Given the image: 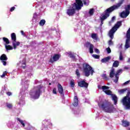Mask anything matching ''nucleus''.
Here are the masks:
<instances>
[{
    "label": "nucleus",
    "instance_id": "37998d69",
    "mask_svg": "<svg viewBox=\"0 0 130 130\" xmlns=\"http://www.w3.org/2000/svg\"><path fill=\"white\" fill-rule=\"evenodd\" d=\"M21 67L23 70H25V69H26V62H24L22 63Z\"/></svg>",
    "mask_w": 130,
    "mask_h": 130
},
{
    "label": "nucleus",
    "instance_id": "de8ad7c7",
    "mask_svg": "<svg viewBox=\"0 0 130 130\" xmlns=\"http://www.w3.org/2000/svg\"><path fill=\"white\" fill-rule=\"evenodd\" d=\"M129 82H130V80H128V81H126L125 82H124L123 84V85L125 86V85H127V84H128Z\"/></svg>",
    "mask_w": 130,
    "mask_h": 130
},
{
    "label": "nucleus",
    "instance_id": "b1692460",
    "mask_svg": "<svg viewBox=\"0 0 130 130\" xmlns=\"http://www.w3.org/2000/svg\"><path fill=\"white\" fill-rule=\"evenodd\" d=\"M104 92H105V93L107 95H111H111H112V92L111 91V90H110L109 89L104 90Z\"/></svg>",
    "mask_w": 130,
    "mask_h": 130
},
{
    "label": "nucleus",
    "instance_id": "72a5a7b5",
    "mask_svg": "<svg viewBox=\"0 0 130 130\" xmlns=\"http://www.w3.org/2000/svg\"><path fill=\"white\" fill-rule=\"evenodd\" d=\"M75 74L78 78H80V77H81V74L78 69L76 70Z\"/></svg>",
    "mask_w": 130,
    "mask_h": 130
},
{
    "label": "nucleus",
    "instance_id": "c85d7f7f",
    "mask_svg": "<svg viewBox=\"0 0 130 130\" xmlns=\"http://www.w3.org/2000/svg\"><path fill=\"white\" fill-rule=\"evenodd\" d=\"M3 40L6 44H10V41L9 40V39L7 38H3Z\"/></svg>",
    "mask_w": 130,
    "mask_h": 130
},
{
    "label": "nucleus",
    "instance_id": "680f3d73",
    "mask_svg": "<svg viewBox=\"0 0 130 130\" xmlns=\"http://www.w3.org/2000/svg\"><path fill=\"white\" fill-rule=\"evenodd\" d=\"M2 30V27H0V31Z\"/></svg>",
    "mask_w": 130,
    "mask_h": 130
},
{
    "label": "nucleus",
    "instance_id": "9d476101",
    "mask_svg": "<svg viewBox=\"0 0 130 130\" xmlns=\"http://www.w3.org/2000/svg\"><path fill=\"white\" fill-rule=\"evenodd\" d=\"M84 47H86V48H89V52L90 53H93L94 52V50L93 49L94 48V45L92 44H90L89 42H86L84 44Z\"/></svg>",
    "mask_w": 130,
    "mask_h": 130
},
{
    "label": "nucleus",
    "instance_id": "6ab92c4d",
    "mask_svg": "<svg viewBox=\"0 0 130 130\" xmlns=\"http://www.w3.org/2000/svg\"><path fill=\"white\" fill-rule=\"evenodd\" d=\"M73 104L74 106L75 107H76L77 105H79V99H78V96L77 95L74 96V103Z\"/></svg>",
    "mask_w": 130,
    "mask_h": 130
},
{
    "label": "nucleus",
    "instance_id": "c9c22d12",
    "mask_svg": "<svg viewBox=\"0 0 130 130\" xmlns=\"http://www.w3.org/2000/svg\"><path fill=\"white\" fill-rule=\"evenodd\" d=\"M126 90H127V88H123V89H121L120 90H119L118 91L119 93H120V94H123V93H124V92H125V91H126Z\"/></svg>",
    "mask_w": 130,
    "mask_h": 130
},
{
    "label": "nucleus",
    "instance_id": "c03bdc74",
    "mask_svg": "<svg viewBox=\"0 0 130 130\" xmlns=\"http://www.w3.org/2000/svg\"><path fill=\"white\" fill-rule=\"evenodd\" d=\"M119 59L120 60H122V59H123V57L122 56V53L121 52H120Z\"/></svg>",
    "mask_w": 130,
    "mask_h": 130
},
{
    "label": "nucleus",
    "instance_id": "e433bc0d",
    "mask_svg": "<svg viewBox=\"0 0 130 130\" xmlns=\"http://www.w3.org/2000/svg\"><path fill=\"white\" fill-rule=\"evenodd\" d=\"M102 89L103 91H105V90H108V89H109V86L104 85L102 87Z\"/></svg>",
    "mask_w": 130,
    "mask_h": 130
},
{
    "label": "nucleus",
    "instance_id": "dca6fc26",
    "mask_svg": "<svg viewBox=\"0 0 130 130\" xmlns=\"http://www.w3.org/2000/svg\"><path fill=\"white\" fill-rule=\"evenodd\" d=\"M111 97H112V100L114 101V105H116V104H117V101L118 100V98H117L116 95L115 94H111Z\"/></svg>",
    "mask_w": 130,
    "mask_h": 130
},
{
    "label": "nucleus",
    "instance_id": "58836bf2",
    "mask_svg": "<svg viewBox=\"0 0 130 130\" xmlns=\"http://www.w3.org/2000/svg\"><path fill=\"white\" fill-rule=\"evenodd\" d=\"M112 39H113L111 38V40H110L108 41V45H109V46H110L111 45H113V42L112 41Z\"/></svg>",
    "mask_w": 130,
    "mask_h": 130
},
{
    "label": "nucleus",
    "instance_id": "9b49d317",
    "mask_svg": "<svg viewBox=\"0 0 130 130\" xmlns=\"http://www.w3.org/2000/svg\"><path fill=\"white\" fill-rule=\"evenodd\" d=\"M60 57V55L58 54H54L52 58H50L49 62H51V63H53L54 61H57L58 59H59Z\"/></svg>",
    "mask_w": 130,
    "mask_h": 130
},
{
    "label": "nucleus",
    "instance_id": "7c9ffc66",
    "mask_svg": "<svg viewBox=\"0 0 130 130\" xmlns=\"http://www.w3.org/2000/svg\"><path fill=\"white\" fill-rule=\"evenodd\" d=\"M17 119L18 121H19V122L21 123V124H22V125L23 127H25V123H24V121H23L22 120H21V119H20L19 118H17Z\"/></svg>",
    "mask_w": 130,
    "mask_h": 130
},
{
    "label": "nucleus",
    "instance_id": "393cba45",
    "mask_svg": "<svg viewBox=\"0 0 130 130\" xmlns=\"http://www.w3.org/2000/svg\"><path fill=\"white\" fill-rule=\"evenodd\" d=\"M69 55L70 57L71 58H72V59H74V60L76 59V56L75 55V54H73L72 52H69Z\"/></svg>",
    "mask_w": 130,
    "mask_h": 130
},
{
    "label": "nucleus",
    "instance_id": "0eeeda50",
    "mask_svg": "<svg viewBox=\"0 0 130 130\" xmlns=\"http://www.w3.org/2000/svg\"><path fill=\"white\" fill-rule=\"evenodd\" d=\"M11 40L12 41V44L13 46V48L16 49L17 48V46H19L21 43L20 42H17V37L16 36V34L15 32H13L11 35Z\"/></svg>",
    "mask_w": 130,
    "mask_h": 130
},
{
    "label": "nucleus",
    "instance_id": "412c9836",
    "mask_svg": "<svg viewBox=\"0 0 130 130\" xmlns=\"http://www.w3.org/2000/svg\"><path fill=\"white\" fill-rule=\"evenodd\" d=\"M122 125L124 126L125 127H127V126H129V122L125 120L122 121Z\"/></svg>",
    "mask_w": 130,
    "mask_h": 130
},
{
    "label": "nucleus",
    "instance_id": "cd10ccee",
    "mask_svg": "<svg viewBox=\"0 0 130 130\" xmlns=\"http://www.w3.org/2000/svg\"><path fill=\"white\" fill-rule=\"evenodd\" d=\"M91 38H92V39H94V40H98V37H97V34H92Z\"/></svg>",
    "mask_w": 130,
    "mask_h": 130
},
{
    "label": "nucleus",
    "instance_id": "4c0bfd02",
    "mask_svg": "<svg viewBox=\"0 0 130 130\" xmlns=\"http://www.w3.org/2000/svg\"><path fill=\"white\" fill-rule=\"evenodd\" d=\"M89 14V15H90V16H93V15H94V9H90Z\"/></svg>",
    "mask_w": 130,
    "mask_h": 130
},
{
    "label": "nucleus",
    "instance_id": "a878e982",
    "mask_svg": "<svg viewBox=\"0 0 130 130\" xmlns=\"http://www.w3.org/2000/svg\"><path fill=\"white\" fill-rule=\"evenodd\" d=\"M101 77L104 80H107V81L109 80V78H108V76H107V75H106V74H102Z\"/></svg>",
    "mask_w": 130,
    "mask_h": 130
},
{
    "label": "nucleus",
    "instance_id": "2eb2a0df",
    "mask_svg": "<svg viewBox=\"0 0 130 130\" xmlns=\"http://www.w3.org/2000/svg\"><path fill=\"white\" fill-rule=\"evenodd\" d=\"M122 73V69H119L117 71L115 74V79L114 80V83H117L119 79V75Z\"/></svg>",
    "mask_w": 130,
    "mask_h": 130
},
{
    "label": "nucleus",
    "instance_id": "0e129e2a",
    "mask_svg": "<svg viewBox=\"0 0 130 130\" xmlns=\"http://www.w3.org/2000/svg\"><path fill=\"white\" fill-rule=\"evenodd\" d=\"M128 130H130V128H129L128 129Z\"/></svg>",
    "mask_w": 130,
    "mask_h": 130
},
{
    "label": "nucleus",
    "instance_id": "a18cd8bd",
    "mask_svg": "<svg viewBox=\"0 0 130 130\" xmlns=\"http://www.w3.org/2000/svg\"><path fill=\"white\" fill-rule=\"evenodd\" d=\"M106 50L108 52V53H111V49H110V48L108 47L106 49Z\"/></svg>",
    "mask_w": 130,
    "mask_h": 130
},
{
    "label": "nucleus",
    "instance_id": "aec40b11",
    "mask_svg": "<svg viewBox=\"0 0 130 130\" xmlns=\"http://www.w3.org/2000/svg\"><path fill=\"white\" fill-rule=\"evenodd\" d=\"M111 59V57L110 56H108L102 59L101 61L102 62H107V61H109Z\"/></svg>",
    "mask_w": 130,
    "mask_h": 130
},
{
    "label": "nucleus",
    "instance_id": "c756f323",
    "mask_svg": "<svg viewBox=\"0 0 130 130\" xmlns=\"http://www.w3.org/2000/svg\"><path fill=\"white\" fill-rule=\"evenodd\" d=\"M83 2V5H84V6H89V4L90 3V2L89 1V0H82Z\"/></svg>",
    "mask_w": 130,
    "mask_h": 130
},
{
    "label": "nucleus",
    "instance_id": "4d7b16f0",
    "mask_svg": "<svg viewBox=\"0 0 130 130\" xmlns=\"http://www.w3.org/2000/svg\"><path fill=\"white\" fill-rule=\"evenodd\" d=\"M127 62H130V58L128 59Z\"/></svg>",
    "mask_w": 130,
    "mask_h": 130
},
{
    "label": "nucleus",
    "instance_id": "3c124183",
    "mask_svg": "<svg viewBox=\"0 0 130 130\" xmlns=\"http://www.w3.org/2000/svg\"><path fill=\"white\" fill-rule=\"evenodd\" d=\"M94 51L96 53H100V51L98 49H95Z\"/></svg>",
    "mask_w": 130,
    "mask_h": 130
},
{
    "label": "nucleus",
    "instance_id": "8fccbe9b",
    "mask_svg": "<svg viewBox=\"0 0 130 130\" xmlns=\"http://www.w3.org/2000/svg\"><path fill=\"white\" fill-rule=\"evenodd\" d=\"M16 8L15 7H13L10 9V12H13V11H15V9Z\"/></svg>",
    "mask_w": 130,
    "mask_h": 130
},
{
    "label": "nucleus",
    "instance_id": "39448f33",
    "mask_svg": "<svg viewBox=\"0 0 130 130\" xmlns=\"http://www.w3.org/2000/svg\"><path fill=\"white\" fill-rule=\"evenodd\" d=\"M122 23V21H118L116 24L114 25V27L112 28V29L109 31V36L110 38H111V39H113L114 38V33L116 32L117 30V29L119 28L121 26V24Z\"/></svg>",
    "mask_w": 130,
    "mask_h": 130
},
{
    "label": "nucleus",
    "instance_id": "f704fd0d",
    "mask_svg": "<svg viewBox=\"0 0 130 130\" xmlns=\"http://www.w3.org/2000/svg\"><path fill=\"white\" fill-rule=\"evenodd\" d=\"M70 86L73 88L75 87V80L74 79H72L70 81Z\"/></svg>",
    "mask_w": 130,
    "mask_h": 130
},
{
    "label": "nucleus",
    "instance_id": "ddd939ff",
    "mask_svg": "<svg viewBox=\"0 0 130 130\" xmlns=\"http://www.w3.org/2000/svg\"><path fill=\"white\" fill-rule=\"evenodd\" d=\"M76 8H73V5L72 8H70L67 10V14L69 16H74L76 14Z\"/></svg>",
    "mask_w": 130,
    "mask_h": 130
},
{
    "label": "nucleus",
    "instance_id": "864d4df0",
    "mask_svg": "<svg viewBox=\"0 0 130 130\" xmlns=\"http://www.w3.org/2000/svg\"><path fill=\"white\" fill-rule=\"evenodd\" d=\"M21 33L22 35H25V34L24 33V31L21 30Z\"/></svg>",
    "mask_w": 130,
    "mask_h": 130
},
{
    "label": "nucleus",
    "instance_id": "7ed1b4c3",
    "mask_svg": "<svg viewBox=\"0 0 130 130\" xmlns=\"http://www.w3.org/2000/svg\"><path fill=\"white\" fill-rule=\"evenodd\" d=\"M83 69V73L85 74V77H89L90 75L93 76V73H94V70L92 67L90 66L89 64L87 63H84L82 64Z\"/></svg>",
    "mask_w": 130,
    "mask_h": 130
},
{
    "label": "nucleus",
    "instance_id": "79ce46f5",
    "mask_svg": "<svg viewBox=\"0 0 130 130\" xmlns=\"http://www.w3.org/2000/svg\"><path fill=\"white\" fill-rule=\"evenodd\" d=\"M92 56L93 57H94V58H95L96 59H99V57H100L99 55L96 54H93Z\"/></svg>",
    "mask_w": 130,
    "mask_h": 130
},
{
    "label": "nucleus",
    "instance_id": "20e7f679",
    "mask_svg": "<svg viewBox=\"0 0 130 130\" xmlns=\"http://www.w3.org/2000/svg\"><path fill=\"white\" fill-rule=\"evenodd\" d=\"M44 86L42 85H39L35 87L36 90L33 93H30V95L33 99H38L40 97V94H41V90L43 89Z\"/></svg>",
    "mask_w": 130,
    "mask_h": 130
},
{
    "label": "nucleus",
    "instance_id": "09e8293b",
    "mask_svg": "<svg viewBox=\"0 0 130 130\" xmlns=\"http://www.w3.org/2000/svg\"><path fill=\"white\" fill-rule=\"evenodd\" d=\"M52 92L53 94H57V92H56V88H53Z\"/></svg>",
    "mask_w": 130,
    "mask_h": 130
},
{
    "label": "nucleus",
    "instance_id": "f8f14e48",
    "mask_svg": "<svg viewBox=\"0 0 130 130\" xmlns=\"http://www.w3.org/2000/svg\"><path fill=\"white\" fill-rule=\"evenodd\" d=\"M78 86L81 88H88L89 83L86 82V80H83L78 82Z\"/></svg>",
    "mask_w": 130,
    "mask_h": 130
},
{
    "label": "nucleus",
    "instance_id": "423d86ee",
    "mask_svg": "<svg viewBox=\"0 0 130 130\" xmlns=\"http://www.w3.org/2000/svg\"><path fill=\"white\" fill-rule=\"evenodd\" d=\"M130 92H128L126 95L124 96L122 100V103L124 106H125V109L127 110L130 109Z\"/></svg>",
    "mask_w": 130,
    "mask_h": 130
},
{
    "label": "nucleus",
    "instance_id": "473e14b6",
    "mask_svg": "<svg viewBox=\"0 0 130 130\" xmlns=\"http://www.w3.org/2000/svg\"><path fill=\"white\" fill-rule=\"evenodd\" d=\"M125 11L128 12V13H130V4L129 5H127L126 7H125Z\"/></svg>",
    "mask_w": 130,
    "mask_h": 130
},
{
    "label": "nucleus",
    "instance_id": "4468645a",
    "mask_svg": "<svg viewBox=\"0 0 130 130\" xmlns=\"http://www.w3.org/2000/svg\"><path fill=\"white\" fill-rule=\"evenodd\" d=\"M58 91L61 97H64V93H63V87L61 86V84L58 83L57 85Z\"/></svg>",
    "mask_w": 130,
    "mask_h": 130
},
{
    "label": "nucleus",
    "instance_id": "ea45409f",
    "mask_svg": "<svg viewBox=\"0 0 130 130\" xmlns=\"http://www.w3.org/2000/svg\"><path fill=\"white\" fill-rule=\"evenodd\" d=\"M7 107H8V108H9V109H11L12 107H13V105H12V104L7 103Z\"/></svg>",
    "mask_w": 130,
    "mask_h": 130
},
{
    "label": "nucleus",
    "instance_id": "1a4fd4ad",
    "mask_svg": "<svg viewBox=\"0 0 130 130\" xmlns=\"http://www.w3.org/2000/svg\"><path fill=\"white\" fill-rule=\"evenodd\" d=\"M126 40L125 41V48L127 49L129 48V42H130V27L128 28L126 34Z\"/></svg>",
    "mask_w": 130,
    "mask_h": 130
},
{
    "label": "nucleus",
    "instance_id": "f3484780",
    "mask_svg": "<svg viewBox=\"0 0 130 130\" xmlns=\"http://www.w3.org/2000/svg\"><path fill=\"white\" fill-rule=\"evenodd\" d=\"M115 70L114 69V68H112L110 70V72L109 74L110 78H111V79H112V78L114 77V76L115 77Z\"/></svg>",
    "mask_w": 130,
    "mask_h": 130
},
{
    "label": "nucleus",
    "instance_id": "2f4dec72",
    "mask_svg": "<svg viewBox=\"0 0 130 130\" xmlns=\"http://www.w3.org/2000/svg\"><path fill=\"white\" fill-rule=\"evenodd\" d=\"M6 47V49L7 50H12L13 49V47H12L11 45H6L5 46Z\"/></svg>",
    "mask_w": 130,
    "mask_h": 130
},
{
    "label": "nucleus",
    "instance_id": "a211bd4d",
    "mask_svg": "<svg viewBox=\"0 0 130 130\" xmlns=\"http://www.w3.org/2000/svg\"><path fill=\"white\" fill-rule=\"evenodd\" d=\"M128 15H129V13L127 12V11H122L120 13V17L121 18H126Z\"/></svg>",
    "mask_w": 130,
    "mask_h": 130
},
{
    "label": "nucleus",
    "instance_id": "a19ab883",
    "mask_svg": "<svg viewBox=\"0 0 130 130\" xmlns=\"http://www.w3.org/2000/svg\"><path fill=\"white\" fill-rule=\"evenodd\" d=\"M8 74V72L7 71H4L2 74V75L1 76L2 78H5L6 77V75Z\"/></svg>",
    "mask_w": 130,
    "mask_h": 130
},
{
    "label": "nucleus",
    "instance_id": "5701e85b",
    "mask_svg": "<svg viewBox=\"0 0 130 130\" xmlns=\"http://www.w3.org/2000/svg\"><path fill=\"white\" fill-rule=\"evenodd\" d=\"M118 66H119V62L117 60H116L113 64V68H117Z\"/></svg>",
    "mask_w": 130,
    "mask_h": 130
},
{
    "label": "nucleus",
    "instance_id": "603ef678",
    "mask_svg": "<svg viewBox=\"0 0 130 130\" xmlns=\"http://www.w3.org/2000/svg\"><path fill=\"white\" fill-rule=\"evenodd\" d=\"M7 95H8V96H11L12 95V92L8 91L6 93Z\"/></svg>",
    "mask_w": 130,
    "mask_h": 130
},
{
    "label": "nucleus",
    "instance_id": "f03ea898",
    "mask_svg": "<svg viewBox=\"0 0 130 130\" xmlns=\"http://www.w3.org/2000/svg\"><path fill=\"white\" fill-rule=\"evenodd\" d=\"M98 106L100 109H102V110L107 112V113H113L116 110L113 104L106 100L99 103Z\"/></svg>",
    "mask_w": 130,
    "mask_h": 130
},
{
    "label": "nucleus",
    "instance_id": "052dcab7",
    "mask_svg": "<svg viewBox=\"0 0 130 130\" xmlns=\"http://www.w3.org/2000/svg\"><path fill=\"white\" fill-rule=\"evenodd\" d=\"M111 2H114V1H115V0H111Z\"/></svg>",
    "mask_w": 130,
    "mask_h": 130
},
{
    "label": "nucleus",
    "instance_id": "e2e57ef3",
    "mask_svg": "<svg viewBox=\"0 0 130 130\" xmlns=\"http://www.w3.org/2000/svg\"><path fill=\"white\" fill-rule=\"evenodd\" d=\"M49 85H51V83H49Z\"/></svg>",
    "mask_w": 130,
    "mask_h": 130
},
{
    "label": "nucleus",
    "instance_id": "bf43d9fd",
    "mask_svg": "<svg viewBox=\"0 0 130 130\" xmlns=\"http://www.w3.org/2000/svg\"><path fill=\"white\" fill-rule=\"evenodd\" d=\"M18 104H19V105H21V103H20V102L18 103Z\"/></svg>",
    "mask_w": 130,
    "mask_h": 130
},
{
    "label": "nucleus",
    "instance_id": "5fc2aeb1",
    "mask_svg": "<svg viewBox=\"0 0 130 130\" xmlns=\"http://www.w3.org/2000/svg\"><path fill=\"white\" fill-rule=\"evenodd\" d=\"M115 20V16H113L112 18V20L113 21Z\"/></svg>",
    "mask_w": 130,
    "mask_h": 130
},
{
    "label": "nucleus",
    "instance_id": "6e6552de",
    "mask_svg": "<svg viewBox=\"0 0 130 130\" xmlns=\"http://www.w3.org/2000/svg\"><path fill=\"white\" fill-rule=\"evenodd\" d=\"M73 8H75L77 11H80L82 7H84V4L82 0H75V3L73 5Z\"/></svg>",
    "mask_w": 130,
    "mask_h": 130
},
{
    "label": "nucleus",
    "instance_id": "49530a36",
    "mask_svg": "<svg viewBox=\"0 0 130 130\" xmlns=\"http://www.w3.org/2000/svg\"><path fill=\"white\" fill-rule=\"evenodd\" d=\"M2 62L3 64V66H7V61L6 60H2Z\"/></svg>",
    "mask_w": 130,
    "mask_h": 130
},
{
    "label": "nucleus",
    "instance_id": "6e6d98bb",
    "mask_svg": "<svg viewBox=\"0 0 130 130\" xmlns=\"http://www.w3.org/2000/svg\"><path fill=\"white\" fill-rule=\"evenodd\" d=\"M120 48H122V44H121L119 47Z\"/></svg>",
    "mask_w": 130,
    "mask_h": 130
},
{
    "label": "nucleus",
    "instance_id": "bb28decb",
    "mask_svg": "<svg viewBox=\"0 0 130 130\" xmlns=\"http://www.w3.org/2000/svg\"><path fill=\"white\" fill-rule=\"evenodd\" d=\"M45 23H46L45 20L42 19L39 22V25L40 26H44V25H45Z\"/></svg>",
    "mask_w": 130,
    "mask_h": 130
},
{
    "label": "nucleus",
    "instance_id": "4be33fe9",
    "mask_svg": "<svg viewBox=\"0 0 130 130\" xmlns=\"http://www.w3.org/2000/svg\"><path fill=\"white\" fill-rule=\"evenodd\" d=\"M0 60L1 61L3 60H8V57H7V55L5 54H2L0 57Z\"/></svg>",
    "mask_w": 130,
    "mask_h": 130
},
{
    "label": "nucleus",
    "instance_id": "f257e3e1",
    "mask_svg": "<svg viewBox=\"0 0 130 130\" xmlns=\"http://www.w3.org/2000/svg\"><path fill=\"white\" fill-rule=\"evenodd\" d=\"M124 2V0H120L116 5H114L113 6L110 7L104 11L100 17L101 26L103 25V22H104V20H106L109 16H110V14H111L113 11H115V10H118V9L122 6Z\"/></svg>",
    "mask_w": 130,
    "mask_h": 130
},
{
    "label": "nucleus",
    "instance_id": "13d9d810",
    "mask_svg": "<svg viewBox=\"0 0 130 130\" xmlns=\"http://www.w3.org/2000/svg\"><path fill=\"white\" fill-rule=\"evenodd\" d=\"M125 70H128V68L126 67H124Z\"/></svg>",
    "mask_w": 130,
    "mask_h": 130
}]
</instances>
